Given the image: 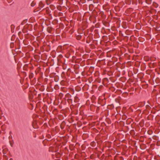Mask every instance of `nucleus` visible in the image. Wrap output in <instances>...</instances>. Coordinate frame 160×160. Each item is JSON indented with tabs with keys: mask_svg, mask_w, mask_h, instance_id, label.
I'll use <instances>...</instances> for the list:
<instances>
[{
	"mask_svg": "<svg viewBox=\"0 0 160 160\" xmlns=\"http://www.w3.org/2000/svg\"><path fill=\"white\" fill-rule=\"evenodd\" d=\"M28 104V103L26 101L22 100L21 104L22 113L24 112L25 109H27Z\"/></svg>",
	"mask_w": 160,
	"mask_h": 160,
	"instance_id": "1",
	"label": "nucleus"
},
{
	"mask_svg": "<svg viewBox=\"0 0 160 160\" xmlns=\"http://www.w3.org/2000/svg\"><path fill=\"white\" fill-rule=\"evenodd\" d=\"M26 72L21 70V83L22 78L23 79L24 77L26 76Z\"/></svg>",
	"mask_w": 160,
	"mask_h": 160,
	"instance_id": "2",
	"label": "nucleus"
},
{
	"mask_svg": "<svg viewBox=\"0 0 160 160\" xmlns=\"http://www.w3.org/2000/svg\"><path fill=\"white\" fill-rule=\"evenodd\" d=\"M75 95H73V101L75 103H77L78 102L79 99L78 98V97H77V96H74Z\"/></svg>",
	"mask_w": 160,
	"mask_h": 160,
	"instance_id": "3",
	"label": "nucleus"
},
{
	"mask_svg": "<svg viewBox=\"0 0 160 160\" xmlns=\"http://www.w3.org/2000/svg\"><path fill=\"white\" fill-rule=\"evenodd\" d=\"M27 27V24H26L23 27V28L22 30V31L23 33H25L27 32V30L26 28Z\"/></svg>",
	"mask_w": 160,
	"mask_h": 160,
	"instance_id": "4",
	"label": "nucleus"
},
{
	"mask_svg": "<svg viewBox=\"0 0 160 160\" xmlns=\"http://www.w3.org/2000/svg\"><path fill=\"white\" fill-rule=\"evenodd\" d=\"M27 86H23V85L22 87V89H23V91H22V94H23V95L24 94V91H25L24 92H26V89L27 88Z\"/></svg>",
	"mask_w": 160,
	"mask_h": 160,
	"instance_id": "5",
	"label": "nucleus"
},
{
	"mask_svg": "<svg viewBox=\"0 0 160 160\" xmlns=\"http://www.w3.org/2000/svg\"><path fill=\"white\" fill-rule=\"evenodd\" d=\"M53 28L51 27H48L47 28V31L49 33H51L52 30Z\"/></svg>",
	"mask_w": 160,
	"mask_h": 160,
	"instance_id": "6",
	"label": "nucleus"
},
{
	"mask_svg": "<svg viewBox=\"0 0 160 160\" xmlns=\"http://www.w3.org/2000/svg\"><path fill=\"white\" fill-rule=\"evenodd\" d=\"M99 15L101 16L103 18H105L106 17L105 15H104L103 12L101 11L99 14Z\"/></svg>",
	"mask_w": 160,
	"mask_h": 160,
	"instance_id": "7",
	"label": "nucleus"
},
{
	"mask_svg": "<svg viewBox=\"0 0 160 160\" xmlns=\"http://www.w3.org/2000/svg\"><path fill=\"white\" fill-rule=\"evenodd\" d=\"M69 90L71 94H72L73 95H74V90L73 89L71 88H69Z\"/></svg>",
	"mask_w": 160,
	"mask_h": 160,
	"instance_id": "8",
	"label": "nucleus"
},
{
	"mask_svg": "<svg viewBox=\"0 0 160 160\" xmlns=\"http://www.w3.org/2000/svg\"><path fill=\"white\" fill-rule=\"evenodd\" d=\"M66 97L68 98V99L72 98H73V97H72L71 95L69 93H68L66 95Z\"/></svg>",
	"mask_w": 160,
	"mask_h": 160,
	"instance_id": "9",
	"label": "nucleus"
},
{
	"mask_svg": "<svg viewBox=\"0 0 160 160\" xmlns=\"http://www.w3.org/2000/svg\"><path fill=\"white\" fill-rule=\"evenodd\" d=\"M34 77V74L32 72H30L29 75V78L30 79H31L33 78Z\"/></svg>",
	"mask_w": 160,
	"mask_h": 160,
	"instance_id": "10",
	"label": "nucleus"
},
{
	"mask_svg": "<svg viewBox=\"0 0 160 160\" xmlns=\"http://www.w3.org/2000/svg\"><path fill=\"white\" fill-rule=\"evenodd\" d=\"M81 38L82 36L80 34H79L76 36V39L78 40H80L81 39Z\"/></svg>",
	"mask_w": 160,
	"mask_h": 160,
	"instance_id": "11",
	"label": "nucleus"
},
{
	"mask_svg": "<svg viewBox=\"0 0 160 160\" xmlns=\"http://www.w3.org/2000/svg\"><path fill=\"white\" fill-rule=\"evenodd\" d=\"M48 8H46V12L47 14H49V16L50 18H52V15L51 14H50L49 11L48 10Z\"/></svg>",
	"mask_w": 160,
	"mask_h": 160,
	"instance_id": "12",
	"label": "nucleus"
},
{
	"mask_svg": "<svg viewBox=\"0 0 160 160\" xmlns=\"http://www.w3.org/2000/svg\"><path fill=\"white\" fill-rule=\"evenodd\" d=\"M39 6L40 8H42L44 7V5L42 2H40L39 4Z\"/></svg>",
	"mask_w": 160,
	"mask_h": 160,
	"instance_id": "13",
	"label": "nucleus"
},
{
	"mask_svg": "<svg viewBox=\"0 0 160 160\" xmlns=\"http://www.w3.org/2000/svg\"><path fill=\"white\" fill-rule=\"evenodd\" d=\"M27 22V19H25L22 22L21 25H24V24H26Z\"/></svg>",
	"mask_w": 160,
	"mask_h": 160,
	"instance_id": "14",
	"label": "nucleus"
},
{
	"mask_svg": "<svg viewBox=\"0 0 160 160\" xmlns=\"http://www.w3.org/2000/svg\"><path fill=\"white\" fill-rule=\"evenodd\" d=\"M41 69L40 68H38L36 71H35V72L36 74H37V73L39 72L40 71Z\"/></svg>",
	"mask_w": 160,
	"mask_h": 160,
	"instance_id": "15",
	"label": "nucleus"
},
{
	"mask_svg": "<svg viewBox=\"0 0 160 160\" xmlns=\"http://www.w3.org/2000/svg\"><path fill=\"white\" fill-rule=\"evenodd\" d=\"M47 137L48 139V141H50L51 140V136L50 134H48L47 135Z\"/></svg>",
	"mask_w": 160,
	"mask_h": 160,
	"instance_id": "16",
	"label": "nucleus"
},
{
	"mask_svg": "<svg viewBox=\"0 0 160 160\" xmlns=\"http://www.w3.org/2000/svg\"><path fill=\"white\" fill-rule=\"evenodd\" d=\"M130 133L132 135H134L135 134V132L134 130H131L130 131Z\"/></svg>",
	"mask_w": 160,
	"mask_h": 160,
	"instance_id": "17",
	"label": "nucleus"
},
{
	"mask_svg": "<svg viewBox=\"0 0 160 160\" xmlns=\"http://www.w3.org/2000/svg\"><path fill=\"white\" fill-rule=\"evenodd\" d=\"M146 2L148 4H150L152 2V0H146Z\"/></svg>",
	"mask_w": 160,
	"mask_h": 160,
	"instance_id": "18",
	"label": "nucleus"
},
{
	"mask_svg": "<svg viewBox=\"0 0 160 160\" xmlns=\"http://www.w3.org/2000/svg\"><path fill=\"white\" fill-rule=\"evenodd\" d=\"M36 3L34 1H33L31 4V6L32 7H34L36 4Z\"/></svg>",
	"mask_w": 160,
	"mask_h": 160,
	"instance_id": "19",
	"label": "nucleus"
},
{
	"mask_svg": "<svg viewBox=\"0 0 160 160\" xmlns=\"http://www.w3.org/2000/svg\"><path fill=\"white\" fill-rule=\"evenodd\" d=\"M146 108L148 110H150V109L151 108V107L150 106L148 105H146Z\"/></svg>",
	"mask_w": 160,
	"mask_h": 160,
	"instance_id": "20",
	"label": "nucleus"
},
{
	"mask_svg": "<svg viewBox=\"0 0 160 160\" xmlns=\"http://www.w3.org/2000/svg\"><path fill=\"white\" fill-rule=\"evenodd\" d=\"M144 122L142 121L139 123V125L141 127H142L144 125Z\"/></svg>",
	"mask_w": 160,
	"mask_h": 160,
	"instance_id": "21",
	"label": "nucleus"
},
{
	"mask_svg": "<svg viewBox=\"0 0 160 160\" xmlns=\"http://www.w3.org/2000/svg\"><path fill=\"white\" fill-rule=\"evenodd\" d=\"M22 55H21V56H20L21 58L22 57L23 58H24L26 56V53H22Z\"/></svg>",
	"mask_w": 160,
	"mask_h": 160,
	"instance_id": "22",
	"label": "nucleus"
},
{
	"mask_svg": "<svg viewBox=\"0 0 160 160\" xmlns=\"http://www.w3.org/2000/svg\"><path fill=\"white\" fill-rule=\"evenodd\" d=\"M68 102H71L72 103V101H73V98H69V99H68Z\"/></svg>",
	"mask_w": 160,
	"mask_h": 160,
	"instance_id": "23",
	"label": "nucleus"
},
{
	"mask_svg": "<svg viewBox=\"0 0 160 160\" xmlns=\"http://www.w3.org/2000/svg\"><path fill=\"white\" fill-rule=\"evenodd\" d=\"M101 81V80L99 78H98L96 80V82H97L98 83H100Z\"/></svg>",
	"mask_w": 160,
	"mask_h": 160,
	"instance_id": "24",
	"label": "nucleus"
},
{
	"mask_svg": "<svg viewBox=\"0 0 160 160\" xmlns=\"http://www.w3.org/2000/svg\"><path fill=\"white\" fill-rule=\"evenodd\" d=\"M65 122L64 121H63V122H62V124H61V128L62 129H63V128H64V127H62V125H65Z\"/></svg>",
	"mask_w": 160,
	"mask_h": 160,
	"instance_id": "25",
	"label": "nucleus"
},
{
	"mask_svg": "<svg viewBox=\"0 0 160 160\" xmlns=\"http://www.w3.org/2000/svg\"><path fill=\"white\" fill-rule=\"evenodd\" d=\"M57 157L58 158H59L61 156V154L60 153H58L56 154Z\"/></svg>",
	"mask_w": 160,
	"mask_h": 160,
	"instance_id": "26",
	"label": "nucleus"
},
{
	"mask_svg": "<svg viewBox=\"0 0 160 160\" xmlns=\"http://www.w3.org/2000/svg\"><path fill=\"white\" fill-rule=\"evenodd\" d=\"M19 63H18L17 64V70H18V72H19Z\"/></svg>",
	"mask_w": 160,
	"mask_h": 160,
	"instance_id": "27",
	"label": "nucleus"
},
{
	"mask_svg": "<svg viewBox=\"0 0 160 160\" xmlns=\"http://www.w3.org/2000/svg\"><path fill=\"white\" fill-rule=\"evenodd\" d=\"M26 115H23V113L22 114V120L23 119H24V118H25V117H26Z\"/></svg>",
	"mask_w": 160,
	"mask_h": 160,
	"instance_id": "28",
	"label": "nucleus"
},
{
	"mask_svg": "<svg viewBox=\"0 0 160 160\" xmlns=\"http://www.w3.org/2000/svg\"><path fill=\"white\" fill-rule=\"evenodd\" d=\"M62 57H62V55H61V54H60V55H59L58 56V58H59V59H60V58H62Z\"/></svg>",
	"mask_w": 160,
	"mask_h": 160,
	"instance_id": "29",
	"label": "nucleus"
},
{
	"mask_svg": "<svg viewBox=\"0 0 160 160\" xmlns=\"http://www.w3.org/2000/svg\"><path fill=\"white\" fill-rule=\"evenodd\" d=\"M102 87H103V86H102V85H100V86H99V88H98V90H101V88H102Z\"/></svg>",
	"mask_w": 160,
	"mask_h": 160,
	"instance_id": "30",
	"label": "nucleus"
},
{
	"mask_svg": "<svg viewBox=\"0 0 160 160\" xmlns=\"http://www.w3.org/2000/svg\"><path fill=\"white\" fill-rule=\"evenodd\" d=\"M99 25L98 24H97L95 25V27L96 28H98L99 27Z\"/></svg>",
	"mask_w": 160,
	"mask_h": 160,
	"instance_id": "31",
	"label": "nucleus"
},
{
	"mask_svg": "<svg viewBox=\"0 0 160 160\" xmlns=\"http://www.w3.org/2000/svg\"><path fill=\"white\" fill-rule=\"evenodd\" d=\"M81 1L82 2V3H84L86 2V1L85 0H81Z\"/></svg>",
	"mask_w": 160,
	"mask_h": 160,
	"instance_id": "32",
	"label": "nucleus"
},
{
	"mask_svg": "<svg viewBox=\"0 0 160 160\" xmlns=\"http://www.w3.org/2000/svg\"><path fill=\"white\" fill-rule=\"evenodd\" d=\"M8 3H10L12 2V0H7Z\"/></svg>",
	"mask_w": 160,
	"mask_h": 160,
	"instance_id": "33",
	"label": "nucleus"
},
{
	"mask_svg": "<svg viewBox=\"0 0 160 160\" xmlns=\"http://www.w3.org/2000/svg\"><path fill=\"white\" fill-rule=\"evenodd\" d=\"M10 46L11 48L13 46V42H11V43Z\"/></svg>",
	"mask_w": 160,
	"mask_h": 160,
	"instance_id": "34",
	"label": "nucleus"
},
{
	"mask_svg": "<svg viewBox=\"0 0 160 160\" xmlns=\"http://www.w3.org/2000/svg\"><path fill=\"white\" fill-rule=\"evenodd\" d=\"M10 144L11 146L12 147L13 145V143L11 142L10 141Z\"/></svg>",
	"mask_w": 160,
	"mask_h": 160,
	"instance_id": "35",
	"label": "nucleus"
},
{
	"mask_svg": "<svg viewBox=\"0 0 160 160\" xmlns=\"http://www.w3.org/2000/svg\"><path fill=\"white\" fill-rule=\"evenodd\" d=\"M79 88V87H77L76 89V90L77 91H79V89H78V88Z\"/></svg>",
	"mask_w": 160,
	"mask_h": 160,
	"instance_id": "36",
	"label": "nucleus"
},
{
	"mask_svg": "<svg viewBox=\"0 0 160 160\" xmlns=\"http://www.w3.org/2000/svg\"><path fill=\"white\" fill-rule=\"evenodd\" d=\"M23 45H22L23 46V47H25V46H24V45H24V40L23 41ZM26 45H27V44H26Z\"/></svg>",
	"mask_w": 160,
	"mask_h": 160,
	"instance_id": "37",
	"label": "nucleus"
},
{
	"mask_svg": "<svg viewBox=\"0 0 160 160\" xmlns=\"http://www.w3.org/2000/svg\"><path fill=\"white\" fill-rule=\"evenodd\" d=\"M15 37V36H12V38H11V39H12V38H14V37Z\"/></svg>",
	"mask_w": 160,
	"mask_h": 160,
	"instance_id": "38",
	"label": "nucleus"
},
{
	"mask_svg": "<svg viewBox=\"0 0 160 160\" xmlns=\"http://www.w3.org/2000/svg\"><path fill=\"white\" fill-rule=\"evenodd\" d=\"M4 127V125H3V126H2V129H3V128Z\"/></svg>",
	"mask_w": 160,
	"mask_h": 160,
	"instance_id": "39",
	"label": "nucleus"
},
{
	"mask_svg": "<svg viewBox=\"0 0 160 160\" xmlns=\"http://www.w3.org/2000/svg\"><path fill=\"white\" fill-rule=\"evenodd\" d=\"M41 96V95L40 94H39L38 95V97H40Z\"/></svg>",
	"mask_w": 160,
	"mask_h": 160,
	"instance_id": "40",
	"label": "nucleus"
},
{
	"mask_svg": "<svg viewBox=\"0 0 160 160\" xmlns=\"http://www.w3.org/2000/svg\"><path fill=\"white\" fill-rule=\"evenodd\" d=\"M86 42L87 43H89V42L87 40L86 41Z\"/></svg>",
	"mask_w": 160,
	"mask_h": 160,
	"instance_id": "41",
	"label": "nucleus"
},
{
	"mask_svg": "<svg viewBox=\"0 0 160 160\" xmlns=\"http://www.w3.org/2000/svg\"><path fill=\"white\" fill-rule=\"evenodd\" d=\"M19 49V48H17V49H16V50H17L18 49Z\"/></svg>",
	"mask_w": 160,
	"mask_h": 160,
	"instance_id": "42",
	"label": "nucleus"
}]
</instances>
